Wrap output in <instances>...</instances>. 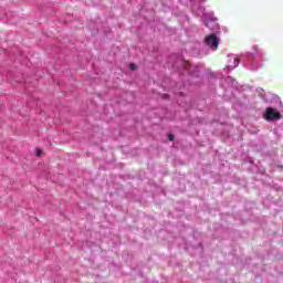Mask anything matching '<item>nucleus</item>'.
Instances as JSON below:
<instances>
[{
    "instance_id": "3",
    "label": "nucleus",
    "mask_w": 283,
    "mask_h": 283,
    "mask_svg": "<svg viewBox=\"0 0 283 283\" xmlns=\"http://www.w3.org/2000/svg\"><path fill=\"white\" fill-rule=\"evenodd\" d=\"M176 138V136H174L172 134L168 135V140H174Z\"/></svg>"
},
{
    "instance_id": "5",
    "label": "nucleus",
    "mask_w": 283,
    "mask_h": 283,
    "mask_svg": "<svg viewBox=\"0 0 283 283\" xmlns=\"http://www.w3.org/2000/svg\"><path fill=\"white\" fill-rule=\"evenodd\" d=\"M36 156H41V150H38V154H36Z\"/></svg>"
},
{
    "instance_id": "1",
    "label": "nucleus",
    "mask_w": 283,
    "mask_h": 283,
    "mask_svg": "<svg viewBox=\"0 0 283 283\" xmlns=\"http://www.w3.org/2000/svg\"><path fill=\"white\" fill-rule=\"evenodd\" d=\"M264 120L271 122V120H280L282 119V113L277 112L273 107H268L265 109V113L263 114Z\"/></svg>"
},
{
    "instance_id": "4",
    "label": "nucleus",
    "mask_w": 283,
    "mask_h": 283,
    "mask_svg": "<svg viewBox=\"0 0 283 283\" xmlns=\"http://www.w3.org/2000/svg\"><path fill=\"white\" fill-rule=\"evenodd\" d=\"M129 67L130 70H136V64H130Z\"/></svg>"
},
{
    "instance_id": "2",
    "label": "nucleus",
    "mask_w": 283,
    "mask_h": 283,
    "mask_svg": "<svg viewBox=\"0 0 283 283\" xmlns=\"http://www.w3.org/2000/svg\"><path fill=\"white\" fill-rule=\"evenodd\" d=\"M206 43L210 48H213L214 50L218 49V45H220V42L218 41V36H216L214 33H211L206 38Z\"/></svg>"
}]
</instances>
